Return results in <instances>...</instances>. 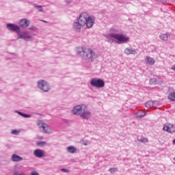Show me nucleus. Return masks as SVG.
Wrapping results in <instances>:
<instances>
[{
  "label": "nucleus",
  "instance_id": "27",
  "mask_svg": "<svg viewBox=\"0 0 175 175\" xmlns=\"http://www.w3.org/2000/svg\"><path fill=\"white\" fill-rule=\"evenodd\" d=\"M29 29H30V31H38V27H35V26H31Z\"/></svg>",
  "mask_w": 175,
  "mask_h": 175
},
{
  "label": "nucleus",
  "instance_id": "2",
  "mask_svg": "<svg viewBox=\"0 0 175 175\" xmlns=\"http://www.w3.org/2000/svg\"><path fill=\"white\" fill-rule=\"evenodd\" d=\"M109 31L111 33L108 35V36H109V38H113V39L118 40L116 42L118 44H122L124 43H128V42H129V36L118 33L120 31H118L117 27H111V29H109Z\"/></svg>",
  "mask_w": 175,
  "mask_h": 175
},
{
  "label": "nucleus",
  "instance_id": "24",
  "mask_svg": "<svg viewBox=\"0 0 175 175\" xmlns=\"http://www.w3.org/2000/svg\"><path fill=\"white\" fill-rule=\"evenodd\" d=\"M36 144L37 146H38L42 147V146H45V144H46V142H40L36 143Z\"/></svg>",
  "mask_w": 175,
  "mask_h": 175
},
{
  "label": "nucleus",
  "instance_id": "23",
  "mask_svg": "<svg viewBox=\"0 0 175 175\" xmlns=\"http://www.w3.org/2000/svg\"><path fill=\"white\" fill-rule=\"evenodd\" d=\"M34 8H36V9H38L39 12H43V7H42V5H34Z\"/></svg>",
  "mask_w": 175,
  "mask_h": 175
},
{
  "label": "nucleus",
  "instance_id": "42",
  "mask_svg": "<svg viewBox=\"0 0 175 175\" xmlns=\"http://www.w3.org/2000/svg\"><path fill=\"white\" fill-rule=\"evenodd\" d=\"M156 1H161V0H156Z\"/></svg>",
  "mask_w": 175,
  "mask_h": 175
},
{
  "label": "nucleus",
  "instance_id": "40",
  "mask_svg": "<svg viewBox=\"0 0 175 175\" xmlns=\"http://www.w3.org/2000/svg\"><path fill=\"white\" fill-rule=\"evenodd\" d=\"M173 143L175 144V139H174Z\"/></svg>",
  "mask_w": 175,
  "mask_h": 175
},
{
  "label": "nucleus",
  "instance_id": "16",
  "mask_svg": "<svg viewBox=\"0 0 175 175\" xmlns=\"http://www.w3.org/2000/svg\"><path fill=\"white\" fill-rule=\"evenodd\" d=\"M124 53H126V55H129L131 54H137V52H136V50L133 48H126L124 49Z\"/></svg>",
  "mask_w": 175,
  "mask_h": 175
},
{
  "label": "nucleus",
  "instance_id": "15",
  "mask_svg": "<svg viewBox=\"0 0 175 175\" xmlns=\"http://www.w3.org/2000/svg\"><path fill=\"white\" fill-rule=\"evenodd\" d=\"M80 117L84 120H88L91 116V112L88 111H83L82 113H79Z\"/></svg>",
  "mask_w": 175,
  "mask_h": 175
},
{
  "label": "nucleus",
  "instance_id": "39",
  "mask_svg": "<svg viewBox=\"0 0 175 175\" xmlns=\"http://www.w3.org/2000/svg\"><path fill=\"white\" fill-rule=\"evenodd\" d=\"M12 55H16V53H11Z\"/></svg>",
  "mask_w": 175,
  "mask_h": 175
},
{
  "label": "nucleus",
  "instance_id": "33",
  "mask_svg": "<svg viewBox=\"0 0 175 175\" xmlns=\"http://www.w3.org/2000/svg\"><path fill=\"white\" fill-rule=\"evenodd\" d=\"M62 171H63L65 173H68V170L67 169H62Z\"/></svg>",
  "mask_w": 175,
  "mask_h": 175
},
{
  "label": "nucleus",
  "instance_id": "1",
  "mask_svg": "<svg viewBox=\"0 0 175 175\" xmlns=\"http://www.w3.org/2000/svg\"><path fill=\"white\" fill-rule=\"evenodd\" d=\"M77 55H79L81 58L88 61L89 62H94L96 58L98 57L95 52L91 49H85L83 47H77L76 49Z\"/></svg>",
  "mask_w": 175,
  "mask_h": 175
},
{
  "label": "nucleus",
  "instance_id": "32",
  "mask_svg": "<svg viewBox=\"0 0 175 175\" xmlns=\"http://www.w3.org/2000/svg\"><path fill=\"white\" fill-rule=\"evenodd\" d=\"M31 175H38V173L36 171H32Z\"/></svg>",
  "mask_w": 175,
  "mask_h": 175
},
{
  "label": "nucleus",
  "instance_id": "36",
  "mask_svg": "<svg viewBox=\"0 0 175 175\" xmlns=\"http://www.w3.org/2000/svg\"><path fill=\"white\" fill-rule=\"evenodd\" d=\"M161 2H167V0H160Z\"/></svg>",
  "mask_w": 175,
  "mask_h": 175
},
{
  "label": "nucleus",
  "instance_id": "18",
  "mask_svg": "<svg viewBox=\"0 0 175 175\" xmlns=\"http://www.w3.org/2000/svg\"><path fill=\"white\" fill-rule=\"evenodd\" d=\"M169 36H170V33L167 32L166 33H163L159 36V38L161 40H164L166 42L167 39H169Z\"/></svg>",
  "mask_w": 175,
  "mask_h": 175
},
{
  "label": "nucleus",
  "instance_id": "7",
  "mask_svg": "<svg viewBox=\"0 0 175 175\" xmlns=\"http://www.w3.org/2000/svg\"><path fill=\"white\" fill-rule=\"evenodd\" d=\"M87 17H88V13L82 12L79 17L77 18V21L82 25V27L85 25V23L87 21Z\"/></svg>",
  "mask_w": 175,
  "mask_h": 175
},
{
  "label": "nucleus",
  "instance_id": "6",
  "mask_svg": "<svg viewBox=\"0 0 175 175\" xmlns=\"http://www.w3.org/2000/svg\"><path fill=\"white\" fill-rule=\"evenodd\" d=\"M37 125L40 129H43V132L45 133V134H49L51 132V129L42 120H38L37 122Z\"/></svg>",
  "mask_w": 175,
  "mask_h": 175
},
{
  "label": "nucleus",
  "instance_id": "29",
  "mask_svg": "<svg viewBox=\"0 0 175 175\" xmlns=\"http://www.w3.org/2000/svg\"><path fill=\"white\" fill-rule=\"evenodd\" d=\"M20 115L23 116L24 118H30V115L28 114H23L22 113L19 112Z\"/></svg>",
  "mask_w": 175,
  "mask_h": 175
},
{
  "label": "nucleus",
  "instance_id": "20",
  "mask_svg": "<svg viewBox=\"0 0 175 175\" xmlns=\"http://www.w3.org/2000/svg\"><path fill=\"white\" fill-rule=\"evenodd\" d=\"M146 116V111H139V112L136 113V117L141 118Z\"/></svg>",
  "mask_w": 175,
  "mask_h": 175
},
{
  "label": "nucleus",
  "instance_id": "8",
  "mask_svg": "<svg viewBox=\"0 0 175 175\" xmlns=\"http://www.w3.org/2000/svg\"><path fill=\"white\" fill-rule=\"evenodd\" d=\"M94 23H95V16H89L88 14V16L86 18V23H85V25L87 28H92Z\"/></svg>",
  "mask_w": 175,
  "mask_h": 175
},
{
  "label": "nucleus",
  "instance_id": "26",
  "mask_svg": "<svg viewBox=\"0 0 175 175\" xmlns=\"http://www.w3.org/2000/svg\"><path fill=\"white\" fill-rule=\"evenodd\" d=\"M139 142L143 144H146L148 143V139L147 138H142V139H139Z\"/></svg>",
  "mask_w": 175,
  "mask_h": 175
},
{
  "label": "nucleus",
  "instance_id": "41",
  "mask_svg": "<svg viewBox=\"0 0 175 175\" xmlns=\"http://www.w3.org/2000/svg\"><path fill=\"white\" fill-rule=\"evenodd\" d=\"M174 161H175V157H174Z\"/></svg>",
  "mask_w": 175,
  "mask_h": 175
},
{
  "label": "nucleus",
  "instance_id": "37",
  "mask_svg": "<svg viewBox=\"0 0 175 175\" xmlns=\"http://www.w3.org/2000/svg\"><path fill=\"white\" fill-rule=\"evenodd\" d=\"M171 70L175 71V67H172V68H171Z\"/></svg>",
  "mask_w": 175,
  "mask_h": 175
},
{
  "label": "nucleus",
  "instance_id": "10",
  "mask_svg": "<svg viewBox=\"0 0 175 175\" xmlns=\"http://www.w3.org/2000/svg\"><path fill=\"white\" fill-rule=\"evenodd\" d=\"M18 39H23L26 42H28V39H32V36L28 31H23L22 33H18Z\"/></svg>",
  "mask_w": 175,
  "mask_h": 175
},
{
  "label": "nucleus",
  "instance_id": "31",
  "mask_svg": "<svg viewBox=\"0 0 175 175\" xmlns=\"http://www.w3.org/2000/svg\"><path fill=\"white\" fill-rule=\"evenodd\" d=\"M14 175H26L25 174H23L22 172H15L14 173Z\"/></svg>",
  "mask_w": 175,
  "mask_h": 175
},
{
  "label": "nucleus",
  "instance_id": "9",
  "mask_svg": "<svg viewBox=\"0 0 175 175\" xmlns=\"http://www.w3.org/2000/svg\"><path fill=\"white\" fill-rule=\"evenodd\" d=\"M38 88L43 90L44 92H48V91L50 90L48 83L44 80H40V81H38Z\"/></svg>",
  "mask_w": 175,
  "mask_h": 175
},
{
  "label": "nucleus",
  "instance_id": "19",
  "mask_svg": "<svg viewBox=\"0 0 175 175\" xmlns=\"http://www.w3.org/2000/svg\"><path fill=\"white\" fill-rule=\"evenodd\" d=\"M147 59V63L149 65H154V64H155V59H154V58L150 57H146Z\"/></svg>",
  "mask_w": 175,
  "mask_h": 175
},
{
  "label": "nucleus",
  "instance_id": "34",
  "mask_svg": "<svg viewBox=\"0 0 175 175\" xmlns=\"http://www.w3.org/2000/svg\"><path fill=\"white\" fill-rule=\"evenodd\" d=\"M38 139H44V137L43 136H38Z\"/></svg>",
  "mask_w": 175,
  "mask_h": 175
},
{
  "label": "nucleus",
  "instance_id": "3",
  "mask_svg": "<svg viewBox=\"0 0 175 175\" xmlns=\"http://www.w3.org/2000/svg\"><path fill=\"white\" fill-rule=\"evenodd\" d=\"M83 111H88V107L85 105H77L73 109H72L71 113L73 115L79 116L80 113H83Z\"/></svg>",
  "mask_w": 175,
  "mask_h": 175
},
{
  "label": "nucleus",
  "instance_id": "43",
  "mask_svg": "<svg viewBox=\"0 0 175 175\" xmlns=\"http://www.w3.org/2000/svg\"><path fill=\"white\" fill-rule=\"evenodd\" d=\"M174 66H175V64L174 65Z\"/></svg>",
  "mask_w": 175,
  "mask_h": 175
},
{
  "label": "nucleus",
  "instance_id": "5",
  "mask_svg": "<svg viewBox=\"0 0 175 175\" xmlns=\"http://www.w3.org/2000/svg\"><path fill=\"white\" fill-rule=\"evenodd\" d=\"M91 85L94 88H102L105 86V82H103V79H92Z\"/></svg>",
  "mask_w": 175,
  "mask_h": 175
},
{
  "label": "nucleus",
  "instance_id": "28",
  "mask_svg": "<svg viewBox=\"0 0 175 175\" xmlns=\"http://www.w3.org/2000/svg\"><path fill=\"white\" fill-rule=\"evenodd\" d=\"M18 133H20L19 131H17V130H12V134H13V135H18Z\"/></svg>",
  "mask_w": 175,
  "mask_h": 175
},
{
  "label": "nucleus",
  "instance_id": "13",
  "mask_svg": "<svg viewBox=\"0 0 175 175\" xmlns=\"http://www.w3.org/2000/svg\"><path fill=\"white\" fill-rule=\"evenodd\" d=\"M81 28H83V26L78 21L73 23L72 29L75 32H81Z\"/></svg>",
  "mask_w": 175,
  "mask_h": 175
},
{
  "label": "nucleus",
  "instance_id": "25",
  "mask_svg": "<svg viewBox=\"0 0 175 175\" xmlns=\"http://www.w3.org/2000/svg\"><path fill=\"white\" fill-rule=\"evenodd\" d=\"M152 105H153V103L151 102V101H149V102H146V107L150 108V107H152Z\"/></svg>",
  "mask_w": 175,
  "mask_h": 175
},
{
  "label": "nucleus",
  "instance_id": "4",
  "mask_svg": "<svg viewBox=\"0 0 175 175\" xmlns=\"http://www.w3.org/2000/svg\"><path fill=\"white\" fill-rule=\"evenodd\" d=\"M6 28L8 31L11 32H16V34L21 33V28L16 24L14 23H8L6 25Z\"/></svg>",
  "mask_w": 175,
  "mask_h": 175
},
{
  "label": "nucleus",
  "instance_id": "38",
  "mask_svg": "<svg viewBox=\"0 0 175 175\" xmlns=\"http://www.w3.org/2000/svg\"><path fill=\"white\" fill-rule=\"evenodd\" d=\"M41 21H42V23H47V21H46L44 20H41Z\"/></svg>",
  "mask_w": 175,
  "mask_h": 175
},
{
  "label": "nucleus",
  "instance_id": "21",
  "mask_svg": "<svg viewBox=\"0 0 175 175\" xmlns=\"http://www.w3.org/2000/svg\"><path fill=\"white\" fill-rule=\"evenodd\" d=\"M77 151V148L73 146L67 147V152L71 154L75 153Z\"/></svg>",
  "mask_w": 175,
  "mask_h": 175
},
{
  "label": "nucleus",
  "instance_id": "35",
  "mask_svg": "<svg viewBox=\"0 0 175 175\" xmlns=\"http://www.w3.org/2000/svg\"><path fill=\"white\" fill-rule=\"evenodd\" d=\"M155 79H150V84H152L153 82H155Z\"/></svg>",
  "mask_w": 175,
  "mask_h": 175
},
{
  "label": "nucleus",
  "instance_id": "22",
  "mask_svg": "<svg viewBox=\"0 0 175 175\" xmlns=\"http://www.w3.org/2000/svg\"><path fill=\"white\" fill-rule=\"evenodd\" d=\"M167 98H169V100H170L171 101H174L175 102V92L174 93H171Z\"/></svg>",
  "mask_w": 175,
  "mask_h": 175
},
{
  "label": "nucleus",
  "instance_id": "12",
  "mask_svg": "<svg viewBox=\"0 0 175 175\" xmlns=\"http://www.w3.org/2000/svg\"><path fill=\"white\" fill-rule=\"evenodd\" d=\"M163 131L169 133H175V126L173 124H169L168 125H164Z\"/></svg>",
  "mask_w": 175,
  "mask_h": 175
},
{
  "label": "nucleus",
  "instance_id": "17",
  "mask_svg": "<svg viewBox=\"0 0 175 175\" xmlns=\"http://www.w3.org/2000/svg\"><path fill=\"white\" fill-rule=\"evenodd\" d=\"M12 160L14 162H20L23 160V158L16 154H13L12 156Z\"/></svg>",
  "mask_w": 175,
  "mask_h": 175
},
{
  "label": "nucleus",
  "instance_id": "30",
  "mask_svg": "<svg viewBox=\"0 0 175 175\" xmlns=\"http://www.w3.org/2000/svg\"><path fill=\"white\" fill-rule=\"evenodd\" d=\"M118 170L117 168H109V172H111V173H114Z\"/></svg>",
  "mask_w": 175,
  "mask_h": 175
},
{
  "label": "nucleus",
  "instance_id": "11",
  "mask_svg": "<svg viewBox=\"0 0 175 175\" xmlns=\"http://www.w3.org/2000/svg\"><path fill=\"white\" fill-rule=\"evenodd\" d=\"M31 22L27 18H22L19 21V27L21 28H28Z\"/></svg>",
  "mask_w": 175,
  "mask_h": 175
},
{
  "label": "nucleus",
  "instance_id": "14",
  "mask_svg": "<svg viewBox=\"0 0 175 175\" xmlns=\"http://www.w3.org/2000/svg\"><path fill=\"white\" fill-rule=\"evenodd\" d=\"M33 154H35L37 158H42L44 157V153L40 149H36V150L33 151Z\"/></svg>",
  "mask_w": 175,
  "mask_h": 175
}]
</instances>
